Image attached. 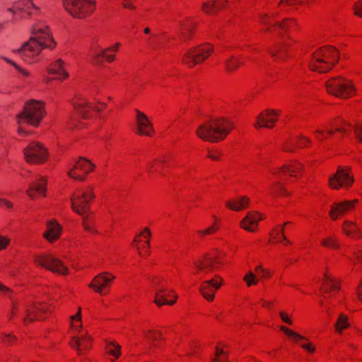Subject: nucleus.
<instances>
[{
  "label": "nucleus",
  "instance_id": "obj_61",
  "mask_svg": "<svg viewBox=\"0 0 362 362\" xmlns=\"http://www.w3.org/2000/svg\"><path fill=\"white\" fill-rule=\"evenodd\" d=\"M285 2H286L288 5H294V4H302L303 1L300 0H285Z\"/></svg>",
  "mask_w": 362,
  "mask_h": 362
},
{
  "label": "nucleus",
  "instance_id": "obj_7",
  "mask_svg": "<svg viewBox=\"0 0 362 362\" xmlns=\"http://www.w3.org/2000/svg\"><path fill=\"white\" fill-rule=\"evenodd\" d=\"M213 46L208 43L190 48L184 54L182 62L193 67L204 62L213 52Z\"/></svg>",
  "mask_w": 362,
  "mask_h": 362
},
{
  "label": "nucleus",
  "instance_id": "obj_20",
  "mask_svg": "<svg viewBox=\"0 0 362 362\" xmlns=\"http://www.w3.org/2000/svg\"><path fill=\"white\" fill-rule=\"evenodd\" d=\"M261 23L267 26L266 30L268 32L272 31V28H274L275 30L278 31H286L291 28L295 24V21L293 19H286L281 23H273L269 21L267 16L261 18Z\"/></svg>",
  "mask_w": 362,
  "mask_h": 362
},
{
  "label": "nucleus",
  "instance_id": "obj_51",
  "mask_svg": "<svg viewBox=\"0 0 362 362\" xmlns=\"http://www.w3.org/2000/svg\"><path fill=\"white\" fill-rule=\"evenodd\" d=\"M300 139H301L300 141H299V147H303L306 145H310L311 144V141L305 136H300Z\"/></svg>",
  "mask_w": 362,
  "mask_h": 362
},
{
  "label": "nucleus",
  "instance_id": "obj_60",
  "mask_svg": "<svg viewBox=\"0 0 362 362\" xmlns=\"http://www.w3.org/2000/svg\"><path fill=\"white\" fill-rule=\"evenodd\" d=\"M0 291L4 292L8 295L11 292V291L8 287L4 286L1 284H0Z\"/></svg>",
  "mask_w": 362,
  "mask_h": 362
},
{
  "label": "nucleus",
  "instance_id": "obj_40",
  "mask_svg": "<svg viewBox=\"0 0 362 362\" xmlns=\"http://www.w3.org/2000/svg\"><path fill=\"white\" fill-rule=\"evenodd\" d=\"M244 281L246 282L247 286L257 284L258 282V279L256 278L254 273H252L251 271H249L245 274V276H244Z\"/></svg>",
  "mask_w": 362,
  "mask_h": 362
},
{
  "label": "nucleus",
  "instance_id": "obj_10",
  "mask_svg": "<svg viewBox=\"0 0 362 362\" xmlns=\"http://www.w3.org/2000/svg\"><path fill=\"white\" fill-rule=\"evenodd\" d=\"M119 47V43H116L112 47L98 50L96 47L92 46L90 48L88 56L90 58L91 62L93 64L101 65L103 63V59H105L108 62H112L115 60L114 54H107V52H117Z\"/></svg>",
  "mask_w": 362,
  "mask_h": 362
},
{
  "label": "nucleus",
  "instance_id": "obj_54",
  "mask_svg": "<svg viewBox=\"0 0 362 362\" xmlns=\"http://www.w3.org/2000/svg\"><path fill=\"white\" fill-rule=\"evenodd\" d=\"M197 347H198V344L194 343V342L190 343L189 344L190 351H189V353H187V354L188 356L192 355L194 353L195 349H196Z\"/></svg>",
  "mask_w": 362,
  "mask_h": 362
},
{
  "label": "nucleus",
  "instance_id": "obj_36",
  "mask_svg": "<svg viewBox=\"0 0 362 362\" xmlns=\"http://www.w3.org/2000/svg\"><path fill=\"white\" fill-rule=\"evenodd\" d=\"M272 194L274 196H278V195H288L289 194L287 192L286 189L284 188V187L282 185L281 183L279 182H276L273 187Z\"/></svg>",
  "mask_w": 362,
  "mask_h": 362
},
{
  "label": "nucleus",
  "instance_id": "obj_11",
  "mask_svg": "<svg viewBox=\"0 0 362 362\" xmlns=\"http://www.w3.org/2000/svg\"><path fill=\"white\" fill-rule=\"evenodd\" d=\"M353 182L354 178L341 166H339L337 173L329 178V186L334 189L349 187Z\"/></svg>",
  "mask_w": 362,
  "mask_h": 362
},
{
  "label": "nucleus",
  "instance_id": "obj_22",
  "mask_svg": "<svg viewBox=\"0 0 362 362\" xmlns=\"http://www.w3.org/2000/svg\"><path fill=\"white\" fill-rule=\"evenodd\" d=\"M262 219L260 214L255 211L247 212L246 216L241 221L240 226L250 232H254L257 226L258 221Z\"/></svg>",
  "mask_w": 362,
  "mask_h": 362
},
{
  "label": "nucleus",
  "instance_id": "obj_37",
  "mask_svg": "<svg viewBox=\"0 0 362 362\" xmlns=\"http://www.w3.org/2000/svg\"><path fill=\"white\" fill-rule=\"evenodd\" d=\"M106 351L118 358L120 355V346L115 343H110L106 346Z\"/></svg>",
  "mask_w": 362,
  "mask_h": 362
},
{
  "label": "nucleus",
  "instance_id": "obj_53",
  "mask_svg": "<svg viewBox=\"0 0 362 362\" xmlns=\"http://www.w3.org/2000/svg\"><path fill=\"white\" fill-rule=\"evenodd\" d=\"M288 223H290L286 222L284 226H281L279 230H276V235H281L283 240H285L287 243H289V241L287 240L286 237L284 235V230L285 225L288 224Z\"/></svg>",
  "mask_w": 362,
  "mask_h": 362
},
{
  "label": "nucleus",
  "instance_id": "obj_6",
  "mask_svg": "<svg viewBox=\"0 0 362 362\" xmlns=\"http://www.w3.org/2000/svg\"><path fill=\"white\" fill-rule=\"evenodd\" d=\"M326 88L329 94L341 98L351 97L354 91L351 83L341 76L331 78L326 83Z\"/></svg>",
  "mask_w": 362,
  "mask_h": 362
},
{
  "label": "nucleus",
  "instance_id": "obj_4",
  "mask_svg": "<svg viewBox=\"0 0 362 362\" xmlns=\"http://www.w3.org/2000/svg\"><path fill=\"white\" fill-rule=\"evenodd\" d=\"M45 115L44 104L37 100L28 101L23 110L17 115L19 124L27 123L33 126H37Z\"/></svg>",
  "mask_w": 362,
  "mask_h": 362
},
{
  "label": "nucleus",
  "instance_id": "obj_49",
  "mask_svg": "<svg viewBox=\"0 0 362 362\" xmlns=\"http://www.w3.org/2000/svg\"><path fill=\"white\" fill-rule=\"evenodd\" d=\"M10 240L6 237L0 235V250L5 249L9 244Z\"/></svg>",
  "mask_w": 362,
  "mask_h": 362
},
{
  "label": "nucleus",
  "instance_id": "obj_48",
  "mask_svg": "<svg viewBox=\"0 0 362 362\" xmlns=\"http://www.w3.org/2000/svg\"><path fill=\"white\" fill-rule=\"evenodd\" d=\"M68 175L70 177H71V178H73L74 180H76L83 181L85 180V176L77 175L76 174V173L74 172V168L68 172Z\"/></svg>",
  "mask_w": 362,
  "mask_h": 362
},
{
  "label": "nucleus",
  "instance_id": "obj_63",
  "mask_svg": "<svg viewBox=\"0 0 362 362\" xmlns=\"http://www.w3.org/2000/svg\"><path fill=\"white\" fill-rule=\"evenodd\" d=\"M226 354V352L223 349H220L218 347H216V358L220 355Z\"/></svg>",
  "mask_w": 362,
  "mask_h": 362
},
{
  "label": "nucleus",
  "instance_id": "obj_21",
  "mask_svg": "<svg viewBox=\"0 0 362 362\" xmlns=\"http://www.w3.org/2000/svg\"><path fill=\"white\" fill-rule=\"evenodd\" d=\"M47 181L43 177H39L33 181L27 190V194L31 199H35L36 194L45 196L46 192Z\"/></svg>",
  "mask_w": 362,
  "mask_h": 362
},
{
  "label": "nucleus",
  "instance_id": "obj_3",
  "mask_svg": "<svg viewBox=\"0 0 362 362\" xmlns=\"http://www.w3.org/2000/svg\"><path fill=\"white\" fill-rule=\"evenodd\" d=\"M339 60L338 50L332 46L322 47L315 52L309 63L311 70L325 73L332 69Z\"/></svg>",
  "mask_w": 362,
  "mask_h": 362
},
{
  "label": "nucleus",
  "instance_id": "obj_25",
  "mask_svg": "<svg viewBox=\"0 0 362 362\" xmlns=\"http://www.w3.org/2000/svg\"><path fill=\"white\" fill-rule=\"evenodd\" d=\"M72 105L77 113L83 119H87L88 117L87 113L88 109H93L97 112H100V109L99 107H92L83 98H81L78 102H73Z\"/></svg>",
  "mask_w": 362,
  "mask_h": 362
},
{
  "label": "nucleus",
  "instance_id": "obj_44",
  "mask_svg": "<svg viewBox=\"0 0 362 362\" xmlns=\"http://www.w3.org/2000/svg\"><path fill=\"white\" fill-rule=\"evenodd\" d=\"M354 14L362 18V1H357L354 5Z\"/></svg>",
  "mask_w": 362,
  "mask_h": 362
},
{
  "label": "nucleus",
  "instance_id": "obj_24",
  "mask_svg": "<svg viewBox=\"0 0 362 362\" xmlns=\"http://www.w3.org/2000/svg\"><path fill=\"white\" fill-rule=\"evenodd\" d=\"M221 264V257L218 256L211 257L206 255L204 259L196 263L198 270H214L217 268V265Z\"/></svg>",
  "mask_w": 362,
  "mask_h": 362
},
{
  "label": "nucleus",
  "instance_id": "obj_9",
  "mask_svg": "<svg viewBox=\"0 0 362 362\" xmlns=\"http://www.w3.org/2000/svg\"><path fill=\"white\" fill-rule=\"evenodd\" d=\"M23 154L25 160L30 163H41L47 158V150L37 142L30 143L24 148Z\"/></svg>",
  "mask_w": 362,
  "mask_h": 362
},
{
  "label": "nucleus",
  "instance_id": "obj_27",
  "mask_svg": "<svg viewBox=\"0 0 362 362\" xmlns=\"http://www.w3.org/2000/svg\"><path fill=\"white\" fill-rule=\"evenodd\" d=\"M226 3L227 0H220L219 3L216 0H209L202 4V9L206 13L212 15L221 9Z\"/></svg>",
  "mask_w": 362,
  "mask_h": 362
},
{
  "label": "nucleus",
  "instance_id": "obj_14",
  "mask_svg": "<svg viewBox=\"0 0 362 362\" xmlns=\"http://www.w3.org/2000/svg\"><path fill=\"white\" fill-rule=\"evenodd\" d=\"M280 111L276 110H266L260 113L257 117V121L254 124L256 128L267 127L272 128L276 122Z\"/></svg>",
  "mask_w": 362,
  "mask_h": 362
},
{
  "label": "nucleus",
  "instance_id": "obj_52",
  "mask_svg": "<svg viewBox=\"0 0 362 362\" xmlns=\"http://www.w3.org/2000/svg\"><path fill=\"white\" fill-rule=\"evenodd\" d=\"M4 341L5 343L10 344V343H11L12 341L16 339V337L11 334H4Z\"/></svg>",
  "mask_w": 362,
  "mask_h": 362
},
{
  "label": "nucleus",
  "instance_id": "obj_34",
  "mask_svg": "<svg viewBox=\"0 0 362 362\" xmlns=\"http://www.w3.org/2000/svg\"><path fill=\"white\" fill-rule=\"evenodd\" d=\"M2 59L5 62L8 63L9 64L12 65L19 72V74L21 75L23 79H24L25 78H27L30 76V73L28 71H26L25 69L21 67L19 65H18L13 61L11 60L6 57H2Z\"/></svg>",
  "mask_w": 362,
  "mask_h": 362
},
{
  "label": "nucleus",
  "instance_id": "obj_59",
  "mask_svg": "<svg viewBox=\"0 0 362 362\" xmlns=\"http://www.w3.org/2000/svg\"><path fill=\"white\" fill-rule=\"evenodd\" d=\"M218 156H219V153H218V152L212 153V152L209 151V153H208V157L209 158H211V160H218Z\"/></svg>",
  "mask_w": 362,
  "mask_h": 362
},
{
  "label": "nucleus",
  "instance_id": "obj_57",
  "mask_svg": "<svg viewBox=\"0 0 362 362\" xmlns=\"http://www.w3.org/2000/svg\"><path fill=\"white\" fill-rule=\"evenodd\" d=\"M122 6L124 8H130V9H134L135 6L132 5V4L129 0H124L122 3Z\"/></svg>",
  "mask_w": 362,
  "mask_h": 362
},
{
  "label": "nucleus",
  "instance_id": "obj_30",
  "mask_svg": "<svg viewBox=\"0 0 362 362\" xmlns=\"http://www.w3.org/2000/svg\"><path fill=\"white\" fill-rule=\"evenodd\" d=\"M165 291L166 290L165 288L160 287L158 288V290L156 293L154 302L158 306H161L163 305H172L175 303V300H167L165 299L166 295L164 293Z\"/></svg>",
  "mask_w": 362,
  "mask_h": 362
},
{
  "label": "nucleus",
  "instance_id": "obj_26",
  "mask_svg": "<svg viewBox=\"0 0 362 362\" xmlns=\"http://www.w3.org/2000/svg\"><path fill=\"white\" fill-rule=\"evenodd\" d=\"M47 71L51 74L58 75V78H66L69 76L68 73L64 69V62L61 59H57L52 63L47 68Z\"/></svg>",
  "mask_w": 362,
  "mask_h": 362
},
{
  "label": "nucleus",
  "instance_id": "obj_64",
  "mask_svg": "<svg viewBox=\"0 0 362 362\" xmlns=\"http://www.w3.org/2000/svg\"><path fill=\"white\" fill-rule=\"evenodd\" d=\"M315 134H317V139L319 140V141H322V136H320L319 134L322 135V136H324V132L322 131V130H320V129H317L315 131Z\"/></svg>",
  "mask_w": 362,
  "mask_h": 362
},
{
  "label": "nucleus",
  "instance_id": "obj_38",
  "mask_svg": "<svg viewBox=\"0 0 362 362\" xmlns=\"http://www.w3.org/2000/svg\"><path fill=\"white\" fill-rule=\"evenodd\" d=\"M280 329L284 332L286 335L292 338L294 341H297L298 339H305V338L300 335L299 334L289 329L288 327L285 326H281Z\"/></svg>",
  "mask_w": 362,
  "mask_h": 362
},
{
  "label": "nucleus",
  "instance_id": "obj_5",
  "mask_svg": "<svg viewBox=\"0 0 362 362\" xmlns=\"http://www.w3.org/2000/svg\"><path fill=\"white\" fill-rule=\"evenodd\" d=\"M65 10L74 18L83 19L93 12L95 1L93 0H63Z\"/></svg>",
  "mask_w": 362,
  "mask_h": 362
},
{
  "label": "nucleus",
  "instance_id": "obj_55",
  "mask_svg": "<svg viewBox=\"0 0 362 362\" xmlns=\"http://www.w3.org/2000/svg\"><path fill=\"white\" fill-rule=\"evenodd\" d=\"M302 348L305 349L306 351L313 353L315 351V348L312 346L310 344H301Z\"/></svg>",
  "mask_w": 362,
  "mask_h": 362
},
{
  "label": "nucleus",
  "instance_id": "obj_58",
  "mask_svg": "<svg viewBox=\"0 0 362 362\" xmlns=\"http://www.w3.org/2000/svg\"><path fill=\"white\" fill-rule=\"evenodd\" d=\"M0 204H4L6 207L9 209L13 207V204L10 201L5 199H0Z\"/></svg>",
  "mask_w": 362,
  "mask_h": 362
},
{
  "label": "nucleus",
  "instance_id": "obj_29",
  "mask_svg": "<svg viewBox=\"0 0 362 362\" xmlns=\"http://www.w3.org/2000/svg\"><path fill=\"white\" fill-rule=\"evenodd\" d=\"M250 199L246 197H239L238 200L233 202H227L226 205L234 211H240L247 206Z\"/></svg>",
  "mask_w": 362,
  "mask_h": 362
},
{
  "label": "nucleus",
  "instance_id": "obj_31",
  "mask_svg": "<svg viewBox=\"0 0 362 362\" xmlns=\"http://www.w3.org/2000/svg\"><path fill=\"white\" fill-rule=\"evenodd\" d=\"M94 168L95 165L83 157H80L79 160L74 166V168L83 170L86 174L92 171Z\"/></svg>",
  "mask_w": 362,
  "mask_h": 362
},
{
  "label": "nucleus",
  "instance_id": "obj_42",
  "mask_svg": "<svg viewBox=\"0 0 362 362\" xmlns=\"http://www.w3.org/2000/svg\"><path fill=\"white\" fill-rule=\"evenodd\" d=\"M82 225H83V228L86 231L92 232L94 233H98L92 219L89 220V221H83Z\"/></svg>",
  "mask_w": 362,
  "mask_h": 362
},
{
  "label": "nucleus",
  "instance_id": "obj_35",
  "mask_svg": "<svg viewBox=\"0 0 362 362\" xmlns=\"http://www.w3.org/2000/svg\"><path fill=\"white\" fill-rule=\"evenodd\" d=\"M349 326V324L347 322V317L342 314L340 315L335 325L337 331H338L339 333H341V330L348 327Z\"/></svg>",
  "mask_w": 362,
  "mask_h": 362
},
{
  "label": "nucleus",
  "instance_id": "obj_28",
  "mask_svg": "<svg viewBox=\"0 0 362 362\" xmlns=\"http://www.w3.org/2000/svg\"><path fill=\"white\" fill-rule=\"evenodd\" d=\"M47 310L45 308L31 307L25 310L26 316L23 318L24 322L26 324L28 322H33L35 320H40V314L45 313Z\"/></svg>",
  "mask_w": 362,
  "mask_h": 362
},
{
  "label": "nucleus",
  "instance_id": "obj_32",
  "mask_svg": "<svg viewBox=\"0 0 362 362\" xmlns=\"http://www.w3.org/2000/svg\"><path fill=\"white\" fill-rule=\"evenodd\" d=\"M343 230L346 235L353 234L358 235V234L360 233L357 226L354 223L351 221H346L344 222V224L343 226Z\"/></svg>",
  "mask_w": 362,
  "mask_h": 362
},
{
  "label": "nucleus",
  "instance_id": "obj_47",
  "mask_svg": "<svg viewBox=\"0 0 362 362\" xmlns=\"http://www.w3.org/2000/svg\"><path fill=\"white\" fill-rule=\"evenodd\" d=\"M216 230H217V228L214 225H213V226L207 228L206 229H205L204 230H198L197 233L201 236H203V235H205L211 234V233H212L214 231H215Z\"/></svg>",
  "mask_w": 362,
  "mask_h": 362
},
{
  "label": "nucleus",
  "instance_id": "obj_43",
  "mask_svg": "<svg viewBox=\"0 0 362 362\" xmlns=\"http://www.w3.org/2000/svg\"><path fill=\"white\" fill-rule=\"evenodd\" d=\"M322 244L325 247H332L335 249L337 248L339 246L336 239L333 237H329L327 239L323 240Z\"/></svg>",
  "mask_w": 362,
  "mask_h": 362
},
{
  "label": "nucleus",
  "instance_id": "obj_62",
  "mask_svg": "<svg viewBox=\"0 0 362 362\" xmlns=\"http://www.w3.org/2000/svg\"><path fill=\"white\" fill-rule=\"evenodd\" d=\"M149 335L146 334V338L151 339V340H156L157 337L156 336V334L153 333L152 331L149 330L148 332Z\"/></svg>",
  "mask_w": 362,
  "mask_h": 362
},
{
  "label": "nucleus",
  "instance_id": "obj_23",
  "mask_svg": "<svg viewBox=\"0 0 362 362\" xmlns=\"http://www.w3.org/2000/svg\"><path fill=\"white\" fill-rule=\"evenodd\" d=\"M62 232V226L54 220H50L47 223V230L43 233V236L49 242L52 243L57 240Z\"/></svg>",
  "mask_w": 362,
  "mask_h": 362
},
{
  "label": "nucleus",
  "instance_id": "obj_46",
  "mask_svg": "<svg viewBox=\"0 0 362 362\" xmlns=\"http://www.w3.org/2000/svg\"><path fill=\"white\" fill-rule=\"evenodd\" d=\"M354 130L358 140L362 142V126L360 125L359 124H356L354 127Z\"/></svg>",
  "mask_w": 362,
  "mask_h": 362
},
{
  "label": "nucleus",
  "instance_id": "obj_50",
  "mask_svg": "<svg viewBox=\"0 0 362 362\" xmlns=\"http://www.w3.org/2000/svg\"><path fill=\"white\" fill-rule=\"evenodd\" d=\"M279 316L284 322L288 324V325L292 324L291 320L289 318L288 315L286 314L285 313H284L282 311L279 312Z\"/></svg>",
  "mask_w": 362,
  "mask_h": 362
},
{
  "label": "nucleus",
  "instance_id": "obj_39",
  "mask_svg": "<svg viewBox=\"0 0 362 362\" xmlns=\"http://www.w3.org/2000/svg\"><path fill=\"white\" fill-rule=\"evenodd\" d=\"M303 168V165L300 163H295L290 165H284L283 166L281 170L284 173L286 171L289 173H296L299 170H300Z\"/></svg>",
  "mask_w": 362,
  "mask_h": 362
},
{
  "label": "nucleus",
  "instance_id": "obj_1",
  "mask_svg": "<svg viewBox=\"0 0 362 362\" xmlns=\"http://www.w3.org/2000/svg\"><path fill=\"white\" fill-rule=\"evenodd\" d=\"M48 27L44 24H37L32 28V35L30 40L23 45L18 53L28 62V58L39 54L42 49H52L56 45Z\"/></svg>",
  "mask_w": 362,
  "mask_h": 362
},
{
  "label": "nucleus",
  "instance_id": "obj_19",
  "mask_svg": "<svg viewBox=\"0 0 362 362\" xmlns=\"http://www.w3.org/2000/svg\"><path fill=\"white\" fill-rule=\"evenodd\" d=\"M358 200L354 201H344L341 203H334L330 209L329 215L334 220L337 219L339 216L343 214L354 208V204L357 203Z\"/></svg>",
  "mask_w": 362,
  "mask_h": 362
},
{
  "label": "nucleus",
  "instance_id": "obj_41",
  "mask_svg": "<svg viewBox=\"0 0 362 362\" xmlns=\"http://www.w3.org/2000/svg\"><path fill=\"white\" fill-rule=\"evenodd\" d=\"M286 46H288V45L284 42L282 46L277 47L275 50L270 51L272 56L280 59H283V55L285 52V47Z\"/></svg>",
  "mask_w": 362,
  "mask_h": 362
},
{
  "label": "nucleus",
  "instance_id": "obj_2",
  "mask_svg": "<svg viewBox=\"0 0 362 362\" xmlns=\"http://www.w3.org/2000/svg\"><path fill=\"white\" fill-rule=\"evenodd\" d=\"M232 128V124L225 118H214L199 125L196 134L202 140L217 142L224 139Z\"/></svg>",
  "mask_w": 362,
  "mask_h": 362
},
{
  "label": "nucleus",
  "instance_id": "obj_18",
  "mask_svg": "<svg viewBox=\"0 0 362 362\" xmlns=\"http://www.w3.org/2000/svg\"><path fill=\"white\" fill-rule=\"evenodd\" d=\"M8 11L12 13H14L16 11H19L32 15L34 11L38 12L40 8L33 3V0H21L15 2L13 6L9 8Z\"/></svg>",
  "mask_w": 362,
  "mask_h": 362
},
{
  "label": "nucleus",
  "instance_id": "obj_16",
  "mask_svg": "<svg viewBox=\"0 0 362 362\" xmlns=\"http://www.w3.org/2000/svg\"><path fill=\"white\" fill-rule=\"evenodd\" d=\"M136 122H137V134L139 135H145L151 136L154 132L153 125L147 116L141 111L136 110Z\"/></svg>",
  "mask_w": 362,
  "mask_h": 362
},
{
  "label": "nucleus",
  "instance_id": "obj_17",
  "mask_svg": "<svg viewBox=\"0 0 362 362\" xmlns=\"http://www.w3.org/2000/svg\"><path fill=\"white\" fill-rule=\"evenodd\" d=\"M91 338L88 334L81 337L74 336L70 342V346L76 349L78 355H83L90 347Z\"/></svg>",
  "mask_w": 362,
  "mask_h": 362
},
{
  "label": "nucleus",
  "instance_id": "obj_8",
  "mask_svg": "<svg viewBox=\"0 0 362 362\" xmlns=\"http://www.w3.org/2000/svg\"><path fill=\"white\" fill-rule=\"evenodd\" d=\"M34 262L47 269L62 275L68 273V268L63 262L50 254H43L34 257Z\"/></svg>",
  "mask_w": 362,
  "mask_h": 362
},
{
  "label": "nucleus",
  "instance_id": "obj_13",
  "mask_svg": "<svg viewBox=\"0 0 362 362\" xmlns=\"http://www.w3.org/2000/svg\"><path fill=\"white\" fill-rule=\"evenodd\" d=\"M94 195L92 192H79L76 195L71 198V208L74 211L83 215V211H88L89 209V201L93 199Z\"/></svg>",
  "mask_w": 362,
  "mask_h": 362
},
{
  "label": "nucleus",
  "instance_id": "obj_33",
  "mask_svg": "<svg viewBox=\"0 0 362 362\" xmlns=\"http://www.w3.org/2000/svg\"><path fill=\"white\" fill-rule=\"evenodd\" d=\"M241 64L235 57H230L225 61L226 69L228 72L235 71Z\"/></svg>",
  "mask_w": 362,
  "mask_h": 362
},
{
  "label": "nucleus",
  "instance_id": "obj_12",
  "mask_svg": "<svg viewBox=\"0 0 362 362\" xmlns=\"http://www.w3.org/2000/svg\"><path fill=\"white\" fill-rule=\"evenodd\" d=\"M115 276L108 272H103L94 277L88 286L95 292L103 294L108 292L110 284L115 279Z\"/></svg>",
  "mask_w": 362,
  "mask_h": 362
},
{
  "label": "nucleus",
  "instance_id": "obj_56",
  "mask_svg": "<svg viewBox=\"0 0 362 362\" xmlns=\"http://www.w3.org/2000/svg\"><path fill=\"white\" fill-rule=\"evenodd\" d=\"M74 121H75L74 117L71 115H69L68 117V122H67L69 128H73L75 127Z\"/></svg>",
  "mask_w": 362,
  "mask_h": 362
},
{
  "label": "nucleus",
  "instance_id": "obj_15",
  "mask_svg": "<svg viewBox=\"0 0 362 362\" xmlns=\"http://www.w3.org/2000/svg\"><path fill=\"white\" fill-rule=\"evenodd\" d=\"M217 279H220V282H218L216 279H211L210 280L204 281L199 287V291L202 293L204 298L209 301H211L214 298V292L218 290L222 282V279L216 276Z\"/></svg>",
  "mask_w": 362,
  "mask_h": 362
},
{
  "label": "nucleus",
  "instance_id": "obj_45",
  "mask_svg": "<svg viewBox=\"0 0 362 362\" xmlns=\"http://www.w3.org/2000/svg\"><path fill=\"white\" fill-rule=\"evenodd\" d=\"M325 279L327 281V284H329V289L330 290H334V289H339V286L334 283V279L332 277H329L328 275H325Z\"/></svg>",
  "mask_w": 362,
  "mask_h": 362
}]
</instances>
